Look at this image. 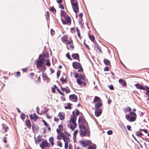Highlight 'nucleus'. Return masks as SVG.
Segmentation results:
<instances>
[{
    "label": "nucleus",
    "instance_id": "obj_1",
    "mask_svg": "<svg viewBox=\"0 0 149 149\" xmlns=\"http://www.w3.org/2000/svg\"><path fill=\"white\" fill-rule=\"evenodd\" d=\"M72 113L73 115L71 116L70 119L68 122L67 126L72 130H74L77 126V117L74 115V111H73Z\"/></svg>",
    "mask_w": 149,
    "mask_h": 149
},
{
    "label": "nucleus",
    "instance_id": "obj_2",
    "mask_svg": "<svg viewBox=\"0 0 149 149\" xmlns=\"http://www.w3.org/2000/svg\"><path fill=\"white\" fill-rule=\"evenodd\" d=\"M79 127L81 129L79 132L80 136H88L90 135V133L88 128L86 127L85 126L82 125H79Z\"/></svg>",
    "mask_w": 149,
    "mask_h": 149
},
{
    "label": "nucleus",
    "instance_id": "obj_3",
    "mask_svg": "<svg viewBox=\"0 0 149 149\" xmlns=\"http://www.w3.org/2000/svg\"><path fill=\"white\" fill-rule=\"evenodd\" d=\"M125 118L129 121H134L136 119V113L134 112H131L129 114L126 115H125Z\"/></svg>",
    "mask_w": 149,
    "mask_h": 149
},
{
    "label": "nucleus",
    "instance_id": "obj_4",
    "mask_svg": "<svg viewBox=\"0 0 149 149\" xmlns=\"http://www.w3.org/2000/svg\"><path fill=\"white\" fill-rule=\"evenodd\" d=\"M79 143L84 148L88 146L91 143V141L88 140H83L79 141Z\"/></svg>",
    "mask_w": 149,
    "mask_h": 149
},
{
    "label": "nucleus",
    "instance_id": "obj_5",
    "mask_svg": "<svg viewBox=\"0 0 149 149\" xmlns=\"http://www.w3.org/2000/svg\"><path fill=\"white\" fill-rule=\"evenodd\" d=\"M65 21H64L63 19L61 18V20L63 24H71V19L69 16H66L64 17Z\"/></svg>",
    "mask_w": 149,
    "mask_h": 149
},
{
    "label": "nucleus",
    "instance_id": "obj_6",
    "mask_svg": "<svg viewBox=\"0 0 149 149\" xmlns=\"http://www.w3.org/2000/svg\"><path fill=\"white\" fill-rule=\"evenodd\" d=\"M63 139L65 142V148L67 149L68 147V143L70 142V139L68 136H65L64 138H63Z\"/></svg>",
    "mask_w": 149,
    "mask_h": 149
},
{
    "label": "nucleus",
    "instance_id": "obj_7",
    "mask_svg": "<svg viewBox=\"0 0 149 149\" xmlns=\"http://www.w3.org/2000/svg\"><path fill=\"white\" fill-rule=\"evenodd\" d=\"M71 4L74 11L76 14L77 13L79 12V8L77 3V2Z\"/></svg>",
    "mask_w": 149,
    "mask_h": 149
},
{
    "label": "nucleus",
    "instance_id": "obj_8",
    "mask_svg": "<svg viewBox=\"0 0 149 149\" xmlns=\"http://www.w3.org/2000/svg\"><path fill=\"white\" fill-rule=\"evenodd\" d=\"M77 83L80 86H86V84L85 82V79L81 80L77 79Z\"/></svg>",
    "mask_w": 149,
    "mask_h": 149
},
{
    "label": "nucleus",
    "instance_id": "obj_9",
    "mask_svg": "<svg viewBox=\"0 0 149 149\" xmlns=\"http://www.w3.org/2000/svg\"><path fill=\"white\" fill-rule=\"evenodd\" d=\"M50 146V143H49L47 141H42V143L40 145V146L42 148H43L45 147H49Z\"/></svg>",
    "mask_w": 149,
    "mask_h": 149
},
{
    "label": "nucleus",
    "instance_id": "obj_10",
    "mask_svg": "<svg viewBox=\"0 0 149 149\" xmlns=\"http://www.w3.org/2000/svg\"><path fill=\"white\" fill-rule=\"evenodd\" d=\"M45 61L44 59L43 58L37 61H36L37 67L38 68L41 67Z\"/></svg>",
    "mask_w": 149,
    "mask_h": 149
},
{
    "label": "nucleus",
    "instance_id": "obj_11",
    "mask_svg": "<svg viewBox=\"0 0 149 149\" xmlns=\"http://www.w3.org/2000/svg\"><path fill=\"white\" fill-rule=\"evenodd\" d=\"M102 111L101 109L97 108L95 110V114L96 117L99 116L101 114Z\"/></svg>",
    "mask_w": 149,
    "mask_h": 149
},
{
    "label": "nucleus",
    "instance_id": "obj_12",
    "mask_svg": "<svg viewBox=\"0 0 149 149\" xmlns=\"http://www.w3.org/2000/svg\"><path fill=\"white\" fill-rule=\"evenodd\" d=\"M70 99L73 102H76L77 100V96L74 94H72L69 96Z\"/></svg>",
    "mask_w": 149,
    "mask_h": 149
},
{
    "label": "nucleus",
    "instance_id": "obj_13",
    "mask_svg": "<svg viewBox=\"0 0 149 149\" xmlns=\"http://www.w3.org/2000/svg\"><path fill=\"white\" fill-rule=\"evenodd\" d=\"M72 65L74 68L76 69L79 68L81 66L80 63L77 62H73Z\"/></svg>",
    "mask_w": 149,
    "mask_h": 149
},
{
    "label": "nucleus",
    "instance_id": "obj_14",
    "mask_svg": "<svg viewBox=\"0 0 149 149\" xmlns=\"http://www.w3.org/2000/svg\"><path fill=\"white\" fill-rule=\"evenodd\" d=\"M135 86L137 88L143 90H144V89H146V88L147 86H143L142 85H140L139 84H136Z\"/></svg>",
    "mask_w": 149,
    "mask_h": 149
},
{
    "label": "nucleus",
    "instance_id": "obj_15",
    "mask_svg": "<svg viewBox=\"0 0 149 149\" xmlns=\"http://www.w3.org/2000/svg\"><path fill=\"white\" fill-rule=\"evenodd\" d=\"M119 83L123 86H124L126 85L125 81L123 79H120L119 80Z\"/></svg>",
    "mask_w": 149,
    "mask_h": 149
},
{
    "label": "nucleus",
    "instance_id": "obj_16",
    "mask_svg": "<svg viewBox=\"0 0 149 149\" xmlns=\"http://www.w3.org/2000/svg\"><path fill=\"white\" fill-rule=\"evenodd\" d=\"M58 117L61 120H63L65 118V116L64 114L61 112H60L58 115Z\"/></svg>",
    "mask_w": 149,
    "mask_h": 149
},
{
    "label": "nucleus",
    "instance_id": "obj_17",
    "mask_svg": "<svg viewBox=\"0 0 149 149\" xmlns=\"http://www.w3.org/2000/svg\"><path fill=\"white\" fill-rule=\"evenodd\" d=\"M54 138L53 136L51 137L49 139V141L50 143H51L52 147L54 145Z\"/></svg>",
    "mask_w": 149,
    "mask_h": 149
},
{
    "label": "nucleus",
    "instance_id": "obj_18",
    "mask_svg": "<svg viewBox=\"0 0 149 149\" xmlns=\"http://www.w3.org/2000/svg\"><path fill=\"white\" fill-rule=\"evenodd\" d=\"M101 102V100L98 97L95 96V99L93 101V102Z\"/></svg>",
    "mask_w": 149,
    "mask_h": 149
},
{
    "label": "nucleus",
    "instance_id": "obj_19",
    "mask_svg": "<svg viewBox=\"0 0 149 149\" xmlns=\"http://www.w3.org/2000/svg\"><path fill=\"white\" fill-rule=\"evenodd\" d=\"M66 45H68V44H71L73 43V41L70 38V40H68V39L64 42Z\"/></svg>",
    "mask_w": 149,
    "mask_h": 149
},
{
    "label": "nucleus",
    "instance_id": "obj_20",
    "mask_svg": "<svg viewBox=\"0 0 149 149\" xmlns=\"http://www.w3.org/2000/svg\"><path fill=\"white\" fill-rule=\"evenodd\" d=\"M61 90L63 92H65L67 94L68 93L70 92V91L69 89H67L66 88H61Z\"/></svg>",
    "mask_w": 149,
    "mask_h": 149
},
{
    "label": "nucleus",
    "instance_id": "obj_21",
    "mask_svg": "<svg viewBox=\"0 0 149 149\" xmlns=\"http://www.w3.org/2000/svg\"><path fill=\"white\" fill-rule=\"evenodd\" d=\"M72 57L76 59H77L79 58V55L78 54H73L72 55Z\"/></svg>",
    "mask_w": 149,
    "mask_h": 149
},
{
    "label": "nucleus",
    "instance_id": "obj_22",
    "mask_svg": "<svg viewBox=\"0 0 149 149\" xmlns=\"http://www.w3.org/2000/svg\"><path fill=\"white\" fill-rule=\"evenodd\" d=\"M8 129V127L6 125L3 126L1 130L2 132L4 133L6 132Z\"/></svg>",
    "mask_w": 149,
    "mask_h": 149
},
{
    "label": "nucleus",
    "instance_id": "obj_23",
    "mask_svg": "<svg viewBox=\"0 0 149 149\" xmlns=\"http://www.w3.org/2000/svg\"><path fill=\"white\" fill-rule=\"evenodd\" d=\"M26 122L27 126L29 128H30L31 126V125L30 121L29 120H26Z\"/></svg>",
    "mask_w": 149,
    "mask_h": 149
},
{
    "label": "nucleus",
    "instance_id": "obj_24",
    "mask_svg": "<svg viewBox=\"0 0 149 149\" xmlns=\"http://www.w3.org/2000/svg\"><path fill=\"white\" fill-rule=\"evenodd\" d=\"M42 139L40 138H39L38 136L37 137V139L35 140L36 143L37 145L38 143L39 144L42 141Z\"/></svg>",
    "mask_w": 149,
    "mask_h": 149
},
{
    "label": "nucleus",
    "instance_id": "obj_25",
    "mask_svg": "<svg viewBox=\"0 0 149 149\" xmlns=\"http://www.w3.org/2000/svg\"><path fill=\"white\" fill-rule=\"evenodd\" d=\"M104 64L106 65H109L110 64V61L108 59H104Z\"/></svg>",
    "mask_w": 149,
    "mask_h": 149
},
{
    "label": "nucleus",
    "instance_id": "obj_26",
    "mask_svg": "<svg viewBox=\"0 0 149 149\" xmlns=\"http://www.w3.org/2000/svg\"><path fill=\"white\" fill-rule=\"evenodd\" d=\"M102 105V104L101 102H97V103L95 104V107H100Z\"/></svg>",
    "mask_w": 149,
    "mask_h": 149
},
{
    "label": "nucleus",
    "instance_id": "obj_27",
    "mask_svg": "<svg viewBox=\"0 0 149 149\" xmlns=\"http://www.w3.org/2000/svg\"><path fill=\"white\" fill-rule=\"evenodd\" d=\"M67 47L68 49L72 50L74 49V47L72 44L70 45H67Z\"/></svg>",
    "mask_w": 149,
    "mask_h": 149
},
{
    "label": "nucleus",
    "instance_id": "obj_28",
    "mask_svg": "<svg viewBox=\"0 0 149 149\" xmlns=\"http://www.w3.org/2000/svg\"><path fill=\"white\" fill-rule=\"evenodd\" d=\"M57 145L61 148L62 147V143L59 141H57Z\"/></svg>",
    "mask_w": 149,
    "mask_h": 149
},
{
    "label": "nucleus",
    "instance_id": "obj_29",
    "mask_svg": "<svg viewBox=\"0 0 149 149\" xmlns=\"http://www.w3.org/2000/svg\"><path fill=\"white\" fill-rule=\"evenodd\" d=\"M85 76L83 75H79V77L78 78H77V79H79L81 80L85 79H84Z\"/></svg>",
    "mask_w": 149,
    "mask_h": 149
},
{
    "label": "nucleus",
    "instance_id": "obj_30",
    "mask_svg": "<svg viewBox=\"0 0 149 149\" xmlns=\"http://www.w3.org/2000/svg\"><path fill=\"white\" fill-rule=\"evenodd\" d=\"M71 104L69 103L68 104L67 106H65V109H70L71 108Z\"/></svg>",
    "mask_w": 149,
    "mask_h": 149
},
{
    "label": "nucleus",
    "instance_id": "obj_31",
    "mask_svg": "<svg viewBox=\"0 0 149 149\" xmlns=\"http://www.w3.org/2000/svg\"><path fill=\"white\" fill-rule=\"evenodd\" d=\"M146 89H144V90H146V94L148 96V94H149V87H148L147 86Z\"/></svg>",
    "mask_w": 149,
    "mask_h": 149
},
{
    "label": "nucleus",
    "instance_id": "obj_32",
    "mask_svg": "<svg viewBox=\"0 0 149 149\" xmlns=\"http://www.w3.org/2000/svg\"><path fill=\"white\" fill-rule=\"evenodd\" d=\"M61 17H65L66 16L65 15L64 11L62 10L61 11ZM61 18H62V17H61Z\"/></svg>",
    "mask_w": 149,
    "mask_h": 149
},
{
    "label": "nucleus",
    "instance_id": "obj_33",
    "mask_svg": "<svg viewBox=\"0 0 149 149\" xmlns=\"http://www.w3.org/2000/svg\"><path fill=\"white\" fill-rule=\"evenodd\" d=\"M49 10L53 13H55L56 12V9L52 7H50L49 8Z\"/></svg>",
    "mask_w": 149,
    "mask_h": 149
},
{
    "label": "nucleus",
    "instance_id": "obj_34",
    "mask_svg": "<svg viewBox=\"0 0 149 149\" xmlns=\"http://www.w3.org/2000/svg\"><path fill=\"white\" fill-rule=\"evenodd\" d=\"M89 38L92 41H93L95 39V38L94 36L93 35L89 36Z\"/></svg>",
    "mask_w": 149,
    "mask_h": 149
},
{
    "label": "nucleus",
    "instance_id": "obj_35",
    "mask_svg": "<svg viewBox=\"0 0 149 149\" xmlns=\"http://www.w3.org/2000/svg\"><path fill=\"white\" fill-rule=\"evenodd\" d=\"M131 109L129 107H127L125 109L124 111L125 112H127V111H131Z\"/></svg>",
    "mask_w": 149,
    "mask_h": 149
},
{
    "label": "nucleus",
    "instance_id": "obj_36",
    "mask_svg": "<svg viewBox=\"0 0 149 149\" xmlns=\"http://www.w3.org/2000/svg\"><path fill=\"white\" fill-rule=\"evenodd\" d=\"M68 39V38L67 36H64L62 37V40L64 42L66 41V40Z\"/></svg>",
    "mask_w": 149,
    "mask_h": 149
},
{
    "label": "nucleus",
    "instance_id": "obj_37",
    "mask_svg": "<svg viewBox=\"0 0 149 149\" xmlns=\"http://www.w3.org/2000/svg\"><path fill=\"white\" fill-rule=\"evenodd\" d=\"M76 30L78 36L79 37H80V33L79 30L77 28H76Z\"/></svg>",
    "mask_w": 149,
    "mask_h": 149
},
{
    "label": "nucleus",
    "instance_id": "obj_38",
    "mask_svg": "<svg viewBox=\"0 0 149 149\" xmlns=\"http://www.w3.org/2000/svg\"><path fill=\"white\" fill-rule=\"evenodd\" d=\"M42 78L43 79H46L47 78V75L45 74L42 73Z\"/></svg>",
    "mask_w": 149,
    "mask_h": 149
},
{
    "label": "nucleus",
    "instance_id": "obj_39",
    "mask_svg": "<svg viewBox=\"0 0 149 149\" xmlns=\"http://www.w3.org/2000/svg\"><path fill=\"white\" fill-rule=\"evenodd\" d=\"M96 149V146L95 145H94L93 146H91L89 147L88 148V149Z\"/></svg>",
    "mask_w": 149,
    "mask_h": 149
},
{
    "label": "nucleus",
    "instance_id": "obj_40",
    "mask_svg": "<svg viewBox=\"0 0 149 149\" xmlns=\"http://www.w3.org/2000/svg\"><path fill=\"white\" fill-rule=\"evenodd\" d=\"M25 115L23 113H22L21 115V118L22 120H24L25 118Z\"/></svg>",
    "mask_w": 149,
    "mask_h": 149
},
{
    "label": "nucleus",
    "instance_id": "obj_41",
    "mask_svg": "<svg viewBox=\"0 0 149 149\" xmlns=\"http://www.w3.org/2000/svg\"><path fill=\"white\" fill-rule=\"evenodd\" d=\"M39 110H40L39 108V107H36V111H37V113L38 114H40V115H42V113L41 112H40V113Z\"/></svg>",
    "mask_w": 149,
    "mask_h": 149
},
{
    "label": "nucleus",
    "instance_id": "obj_42",
    "mask_svg": "<svg viewBox=\"0 0 149 149\" xmlns=\"http://www.w3.org/2000/svg\"><path fill=\"white\" fill-rule=\"evenodd\" d=\"M60 81L62 82L63 83H66L67 81L65 79H64L63 78H61L60 79Z\"/></svg>",
    "mask_w": 149,
    "mask_h": 149
},
{
    "label": "nucleus",
    "instance_id": "obj_43",
    "mask_svg": "<svg viewBox=\"0 0 149 149\" xmlns=\"http://www.w3.org/2000/svg\"><path fill=\"white\" fill-rule=\"evenodd\" d=\"M82 21L83 20L82 19V18H80V20L79 21V24L81 26L82 25Z\"/></svg>",
    "mask_w": 149,
    "mask_h": 149
},
{
    "label": "nucleus",
    "instance_id": "obj_44",
    "mask_svg": "<svg viewBox=\"0 0 149 149\" xmlns=\"http://www.w3.org/2000/svg\"><path fill=\"white\" fill-rule=\"evenodd\" d=\"M46 65L49 66L51 64L49 60H47Z\"/></svg>",
    "mask_w": 149,
    "mask_h": 149
},
{
    "label": "nucleus",
    "instance_id": "obj_45",
    "mask_svg": "<svg viewBox=\"0 0 149 149\" xmlns=\"http://www.w3.org/2000/svg\"><path fill=\"white\" fill-rule=\"evenodd\" d=\"M78 69V71L79 72H82L83 71V68L81 66Z\"/></svg>",
    "mask_w": 149,
    "mask_h": 149
},
{
    "label": "nucleus",
    "instance_id": "obj_46",
    "mask_svg": "<svg viewBox=\"0 0 149 149\" xmlns=\"http://www.w3.org/2000/svg\"><path fill=\"white\" fill-rule=\"evenodd\" d=\"M113 133V132L112 130H109L107 132V134L108 135H111V134Z\"/></svg>",
    "mask_w": 149,
    "mask_h": 149
},
{
    "label": "nucleus",
    "instance_id": "obj_47",
    "mask_svg": "<svg viewBox=\"0 0 149 149\" xmlns=\"http://www.w3.org/2000/svg\"><path fill=\"white\" fill-rule=\"evenodd\" d=\"M120 127L123 130L125 129V127L123 124H122L120 125Z\"/></svg>",
    "mask_w": 149,
    "mask_h": 149
},
{
    "label": "nucleus",
    "instance_id": "obj_48",
    "mask_svg": "<svg viewBox=\"0 0 149 149\" xmlns=\"http://www.w3.org/2000/svg\"><path fill=\"white\" fill-rule=\"evenodd\" d=\"M66 56L68 58V59H71V58L70 57V56L69 54V53H68L66 54Z\"/></svg>",
    "mask_w": 149,
    "mask_h": 149
},
{
    "label": "nucleus",
    "instance_id": "obj_49",
    "mask_svg": "<svg viewBox=\"0 0 149 149\" xmlns=\"http://www.w3.org/2000/svg\"><path fill=\"white\" fill-rule=\"evenodd\" d=\"M57 91L61 95H63V94L60 91V90L59 89H57Z\"/></svg>",
    "mask_w": 149,
    "mask_h": 149
},
{
    "label": "nucleus",
    "instance_id": "obj_50",
    "mask_svg": "<svg viewBox=\"0 0 149 149\" xmlns=\"http://www.w3.org/2000/svg\"><path fill=\"white\" fill-rule=\"evenodd\" d=\"M33 117L34 119L36 120L38 119V117L36 116V115L35 113H34L33 114Z\"/></svg>",
    "mask_w": 149,
    "mask_h": 149
},
{
    "label": "nucleus",
    "instance_id": "obj_51",
    "mask_svg": "<svg viewBox=\"0 0 149 149\" xmlns=\"http://www.w3.org/2000/svg\"><path fill=\"white\" fill-rule=\"evenodd\" d=\"M63 126L62 125H58V129L62 130L63 129Z\"/></svg>",
    "mask_w": 149,
    "mask_h": 149
},
{
    "label": "nucleus",
    "instance_id": "obj_52",
    "mask_svg": "<svg viewBox=\"0 0 149 149\" xmlns=\"http://www.w3.org/2000/svg\"><path fill=\"white\" fill-rule=\"evenodd\" d=\"M62 131V130H61L60 129H56V132L58 134H59Z\"/></svg>",
    "mask_w": 149,
    "mask_h": 149
},
{
    "label": "nucleus",
    "instance_id": "obj_53",
    "mask_svg": "<svg viewBox=\"0 0 149 149\" xmlns=\"http://www.w3.org/2000/svg\"><path fill=\"white\" fill-rule=\"evenodd\" d=\"M79 75L77 73H75L74 74V77L77 79V78H79Z\"/></svg>",
    "mask_w": 149,
    "mask_h": 149
},
{
    "label": "nucleus",
    "instance_id": "obj_54",
    "mask_svg": "<svg viewBox=\"0 0 149 149\" xmlns=\"http://www.w3.org/2000/svg\"><path fill=\"white\" fill-rule=\"evenodd\" d=\"M64 132L68 136H70V134L68 132L65 131Z\"/></svg>",
    "mask_w": 149,
    "mask_h": 149
},
{
    "label": "nucleus",
    "instance_id": "obj_55",
    "mask_svg": "<svg viewBox=\"0 0 149 149\" xmlns=\"http://www.w3.org/2000/svg\"><path fill=\"white\" fill-rule=\"evenodd\" d=\"M78 132V131L77 130H76L74 132V136H76V135H77V133Z\"/></svg>",
    "mask_w": 149,
    "mask_h": 149
},
{
    "label": "nucleus",
    "instance_id": "obj_56",
    "mask_svg": "<svg viewBox=\"0 0 149 149\" xmlns=\"http://www.w3.org/2000/svg\"><path fill=\"white\" fill-rule=\"evenodd\" d=\"M109 87L110 90H113L114 89L113 86L112 85H110Z\"/></svg>",
    "mask_w": 149,
    "mask_h": 149
},
{
    "label": "nucleus",
    "instance_id": "obj_57",
    "mask_svg": "<svg viewBox=\"0 0 149 149\" xmlns=\"http://www.w3.org/2000/svg\"><path fill=\"white\" fill-rule=\"evenodd\" d=\"M60 136V135L59 134H58V135L57 136V139L58 140H60L61 139V138Z\"/></svg>",
    "mask_w": 149,
    "mask_h": 149
},
{
    "label": "nucleus",
    "instance_id": "obj_58",
    "mask_svg": "<svg viewBox=\"0 0 149 149\" xmlns=\"http://www.w3.org/2000/svg\"><path fill=\"white\" fill-rule=\"evenodd\" d=\"M60 136L64 138L65 136H67L65 135L63 133H61L60 134Z\"/></svg>",
    "mask_w": 149,
    "mask_h": 149
},
{
    "label": "nucleus",
    "instance_id": "obj_59",
    "mask_svg": "<svg viewBox=\"0 0 149 149\" xmlns=\"http://www.w3.org/2000/svg\"><path fill=\"white\" fill-rule=\"evenodd\" d=\"M104 70L105 71H107L109 70V69L108 67H106L104 68Z\"/></svg>",
    "mask_w": 149,
    "mask_h": 149
},
{
    "label": "nucleus",
    "instance_id": "obj_60",
    "mask_svg": "<svg viewBox=\"0 0 149 149\" xmlns=\"http://www.w3.org/2000/svg\"><path fill=\"white\" fill-rule=\"evenodd\" d=\"M140 131L141 130L143 131L144 132H145V133H148V132H147V130H145V129H140Z\"/></svg>",
    "mask_w": 149,
    "mask_h": 149
},
{
    "label": "nucleus",
    "instance_id": "obj_61",
    "mask_svg": "<svg viewBox=\"0 0 149 149\" xmlns=\"http://www.w3.org/2000/svg\"><path fill=\"white\" fill-rule=\"evenodd\" d=\"M59 8L62 9H64V7L62 4H60L59 6Z\"/></svg>",
    "mask_w": 149,
    "mask_h": 149
},
{
    "label": "nucleus",
    "instance_id": "obj_62",
    "mask_svg": "<svg viewBox=\"0 0 149 149\" xmlns=\"http://www.w3.org/2000/svg\"><path fill=\"white\" fill-rule=\"evenodd\" d=\"M43 120V123H44V124L46 126H48V124L47 123H46V122L44 120Z\"/></svg>",
    "mask_w": 149,
    "mask_h": 149
},
{
    "label": "nucleus",
    "instance_id": "obj_63",
    "mask_svg": "<svg viewBox=\"0 0 149 149\" xmlns=\"http://www.w3.org/2000/svg\"><path fill=\"white\" fill-rule=\"evenodd\" d=\"M143 134L142 133H139L136 134V135L138 136H140L141 135H143Z\"/></svg>",
    "mask_w": 149,
    "mask_h": 149
},
{
    "label": "nucleus",
    "instance_id": "obj_64",
    "mask_svg": "<svg viewBox=\"0 0 149 149\" xmlns=\"http://www.w3.org/2000/svg\"><path fill=\"white\" fill-rule=\"evenodd\" d=\"M127 129L129 130H130V129H131V127L130 125H127Z\"/></svg>",
    "mask_w": 149,
    "mask_h": 149
}]
</instances>
